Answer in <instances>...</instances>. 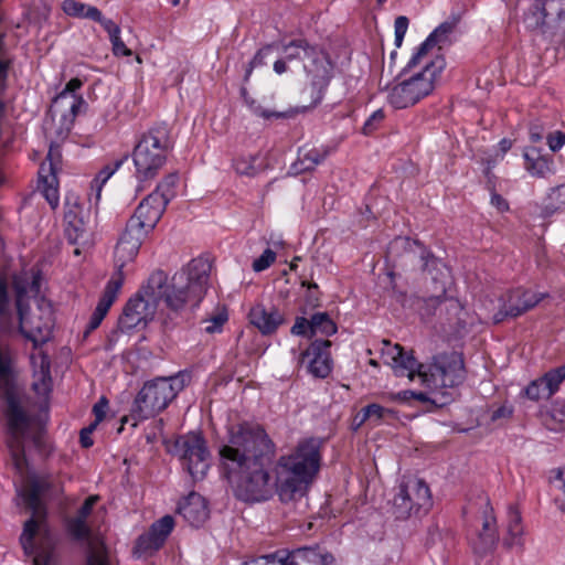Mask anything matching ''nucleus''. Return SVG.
<instances>
[{
	"label": "nucleus",
	"instance_id": "nucleus-1",
	"mask_svg": "<svg viewBox=\"0 0 565 565\" xmlns=\"http://www.w3.org/2000/svg\"><path fill=\"white\" fill-rule=\"evenodd\" d=\"M321 447L319 438L299 441L290 454L278 458L273 479L269 467L276 446L260 425L245 422L230 429L228 444L220 456L227 475H238L237 499L259 502L277 493L282 503H289L306 497L320 470Z\"/></svg>",
	"mask_w": 565,
	"mask_h": 565
},
{
	"label": "nucleus",
	"instance_id": "nucleus-2",
	"mask_svg": "<svg viewBox=\"0 0 565 565\" xmlns=\"http://www.w3.org/2000/svg\"><path fill=\"white\" fill-rule=\"evenodd\" d=\"M211 268L207 258H194L173 275L170 285H167V275L157 270L150 275L143 292L152 299H161L172 313L178 315L188 305L196 307L202 301L209 288Z\"/></svg>",
	"mask_w": 565,
	"mask_h": 565
},
{
	"label": "nucleus",
	"instance_id": "nucleus-3",
	"mask_svg": "<svg viewBox=\"0 0 565 565\" xmlns=\"http://www.w3.org/2000/svg\"><path fill=\"white\" fill-rule=\"evenodd\" d=\"M172 149L173 142L167 125H156L143 132L132 151L136 178L140 182L154 179Z\"/></svg>",
	"mask_w": 565,
	"mask_h": 565
},
{
	"label": "nucleus",
	"instance_id": "nucleus-4",
	"mask_svg": "<svg viewBox=\"0 0 565 565\" xmlns=\"http://www.w3.org/2000/svg\"><path fill=\"white\" fill-rule=\"evenodd\" d=\"M190 382L186 372L171 376H158L147 381L138 392L134 403V415L147 419L164 411Z\"/></svg>",
	"mask_w": 565,
	"mask_h": 565
},
{
	"label": "nucleus",
	"instance_id": "nucleus-5",
	"mask_svg": "<svg viewBox=\"0 0 565 565\" xmlns=\"http://www.w3.org/2000/svg\"><path fill=\"white\" fill-rule=\"evenodd\" d=\"M446 66L445 58L437 56L427 63L420 72L395 85L388 94V103L395 109L415 105L434 89V83Z\"/></svg>",
	"mask_w": 565,
	"mask_h": 565
},
{
	"label": "nucleus",
	"instance_id": "nucleus-6",
	"mask_svg": "<svg viewBox=\"0 0 565 565\" xmlns=\"http://www.w3.org/2000/svg\"><path fill=\"white\" fill-rule=\"evenodd\" d=\"M51 487L46 478L33 477L28 480L24 488L19 490L26 507L32 511V516L25 521L20 536V543L25 555L31 556L35 553L34 537L38 533L49 534L45 522L46 511L42 504L41 497Z\"/></svg>",
	"mask_w": 565,
	"mask_h": 565
},
{
	"label": "nucleus",
	"instance_id": "nucleus-7",
	"mask_svg": "<svg viewBox=\"0 0 565 565\" xmlns=\"http://www.w3.org/2000/svg\"><path fill=\"white\" fill-rule=\"evenodd\" d=\"M51 487L46 478L33 477L28 480L24 488L19 490L26 507L32 511V516L25 521L20 536V543L25 555L31 556L35 553L34 537L38 533L49 534L45 522L46 511L42 504L41 497Z\"/></svg>",
	"mask_w": 565,
	"mask_h": 565
},
{
	"label": "nucleus",
	"instance_id": "nucleus-8",
	"mask_svg": "<svg viewBox=\"0 0 565 565\" xmlns=\"http://www.w3.org/2000/svg\"><path fill=\"white\" fill-rule=\"evenodd\" d=\"M169 451L179 458L194 480L205 477L210 468V451L201 434L191 431L179 436Z\"/></svg>",
	"mask_w": 565,
	"mask_h": 565
},
{
	"label": "nucleus",
	"instance_id": "nucleus-9",
	"mask_svg": "<svg viewBox=\"0 0 565 565\" xmlns=\"http://www.w3.org/2000/svg\"><path fill=\"white\" fill-rule=\"evenodd\" d=\"M433 507L431 492L425 480L409 478L401 483L393 508L397 519L426 514Z\"/></svg>",
	"mask_w": 565,
	"mask_h": 565
},
{
	"label": "nucleus",
	"instance_id": "nucleus-10",
	"mask_svg": "<svg viewBox=\"0 0 565 565\" xmlns=\"http://www.w3.org/2000/svg\"><path fill=\"white\" fill-rule=\"evenodd\" d=\"M303 68L307 75L311 78L313 100L310 107H313L323 98L324 90L332 78L333 65L329 55L323 50L315 45L307 55Z\"/></svg>",
	"mask_w": 565,
	"mask_h": 565
},
{
	"label": "nucleus",
	"instance_id": "nucleus-11",
	"mask_svg": "<svg viewBox=\"0 0 565 565\" xmlns=\"http://www.w3.org/2000/svg\"><path fill=\"white\" fill-rule=\"evenodd\" d=\"M428 371L433 381L443 387H456L466 379L463 359L457 352L435 355Z\"/></svg>",
	"mask_w": 565,
	"mask_h": 565
},
{
	"label": "nucleus",
	"instance_id": "nucleus-12",
	"mask_svg": "<svg viewBox=\"0 0 565 565\" xmlns=\"http://www.w3.org/2000/svg\"><path fill=\"white\" fill-rule=\"evenodd\" d=\"M382 355L396 376H406L412 381L417 375L424 383L428 382V373L424 371V365L415 359L413 351L407 352L401 344H392L384 340Z\"/></svg>",
	"mask_w": 565,
	"mask_h": 565
},
{
	"label": "nucleus",
	"instance_id": "nucleus-13",
	"mask_svg": "<svg viewBox=\"0 0 565 565\" xmlns=\"http://www.w3.org/2000/svg\"><path fill=\"white\" fill-rule=\"evenodd\" d=\"M157 308V300L143 292V288L126 303L121 316L118 319V331L129 332L134 328L143 324L153 318Z\"/></svg>",
	"mask_w": 565,
	"mask_h": 565
},
{
	"label": "nucleus",
	"instance_id": "nucleus-14",
	"mask_svg": "<svg viewBox=\"0 0 565 565\" xmlns=\"http://www.w3.org/2000/svg\"><path fill=\"white\" fill-rule=\"evenodd\" d=\"M149 232L135 225L134 222L126 223V227L118 238L115 247V267L113 274H122L126 264L134 262Z\"/></svg>",
	"mask_w": 565,
	"mask_h": 565
},
{
	"label": "nucleus",
	"instance_id": "nucleus-15",
	"mask_svg": "<svg viewBox=\"0 0 565 565\" xmlns=\"http://www.w3.org/2000/svg\"><path fill=\"white\" fill-rule=\"evenodd\" d=\"M65 530L68 536L75 542H83L87 545V565H111L108 561L104 546L95 545L92 537V529L87 521L76 516L65 519Z\"/></svg>",
	"mask_w": 565,
	"mask_h": 565
},
{
	"label": "nucleus",
	"instance_id": "nucleus-16",
	"mask_svg": "<svg viewBox=\"0 0 565 565\" xmlns=\"http://www.w3.org/2000/svg\"><path fill=\"white\" fill-rule=\"evenodd\" d=\"M394 298L401 302L403 307H408L419 313L422 319H429L436 315L438 308L446 305L447 308L457 309L459 303L452 298H447L445 288L440 295L427 298L419 296H407L402 291H394Z\"/></svg>",
	"mask_w": 565,
	"mask_h": 565
},
{
	"label": "nucleus",
	"instance_id": "nucleus-17",
	"mask_svg": "<svg viewBox=\"0 0 565 565\" xmlns=\"http://www.w3.org/2000/svg\"><path fill=\"white\" fill-rule=\"evenodd\" d=\"M77 114L78 111L64 107H61L57 113H53V105L51 104L44 121V129L52 139L50 148H53V160H60V153L54 143L63 141L67 137Z\"/></svg>",
	"mask_w": 565,
	"mask_h": 565
},
{
	"label": "nucleus",
	"instance_id": "nucleus-18",
	"mask_svg": "<svg viewBox=\"0 0 565 565\" xmlns=\"http://www.w3.org/2000/svg\"><path fill=\"white\" fill-rule=\"evenodd\" d=\"M174 527L171 515H164L150 526L149 531L140 535L135 545V553L139 555L151 554L161 548Z\"/></svg>",
	"mask_w": 565,
	"mask_h": 565
},
{
	"label": "nucleus",
	"instance_id": "nucleus-19",
	"mask_svg": "<svg viewBox=\"0 0 565 565\" xmlns=\"http://www.w3.org/2000/svg\"><path fill=\"white\" fill-rule=\"evenodd\" d=\"M23 297L24 291L19 290L15 301L19 316V330L21 334L32 341L36 348L49 340L51 327L47 322H34L28 317L29 307L23 303Z\"/></svg>",
	"mask_w": 565,
	"mask_h": 565
},
{
	"label": "nucleus",
	"instance_id": "nucleus-20",
	"mask_svg": "<svg viewBox=\"0 0 565 565\" xmlns=\"http://www.w3.org/2000/svg\"><path fill=\"white\" fill-rule=\"evenodd\" d=\"M499 542V532L497 525V519L493 515V509L489 502L486 504L483 511L482 527L478 532V536L473 540L471 546L477 557H484L494 552Z\"/></svg>",
	"mask_w": 565,
	"mask_h": 565
},
{
	"label": "nucleus",
	"instance_id": "nucleus-21",
	"mask_svg": "<svg viewBox=\"0 0 565 565\" xmlns=\"http://www.w3.org/2000/svg\"><path fill=\"white\" fill-rule=\"evenodd\" d=\"M166 207V201L158 194H149L139 203L128 222H134L135 225L150 233L160 221Z\"/></svg>",
	"mask_w": 565,
	"mask_h": 565
},
{
	"label": "nucleus",
	"instance_id": "nucleus-22",
	"mask_svg": "<svg viewBox=\"0 0 565 565\" xmlns=\"http://www.w3.org/2000/svg\"><path fill=\"white\" fill-rule=\"evenodd\" d=\"M124 279H125V277L120 273L111 275L110 279L108 280V282L105 286V289L99 298V301H98L93 315L90 316L89 322L84 332L85 338L92 331H94L95 329H97L100 326L103 319L106 317L108 310L115 302V300L122 287Z\"/></svg>",
	"mask_w": 565,
	"mask_h": 565
},
{
	"label": "nucleus",
	"instance_id": "nucleus-23",
	"mask_svg": "<svg viewBox=\"0 0 565 565\" xmlns=\"http://www.w3.org/2000/svg\"><path fill=\"white\" fill-rule=\"evenodd\" d=\"M329 340H315L306 351L301 353V361L308 359L309 372L318 379H326L332 370V360Z\"/></svg>",
	"mask_w": 565,
	"mask_h": 565
},
{
	"label": "nucleus",
	"instance_id": "nucleus-24",
	"mask_svg": "<svg viewBox=\"0 0 565 565\" xmlns=\"http://www.w3.org/2000/svg\"><path fill=\"white\" fill-rule=\"evenodd\" d=\"M47 163L43 162L39 170L40 186H42V193L54 210L58 206V181L56 177L58 160H53V148L51 147L47 153Z\"/></svg>",
	"mask_w": 565,
	"mask_h": 565
},
{
	"label": "nucleus",
	"instance_id": "nucleus-25",
	"mask_svg": "<svg viewBox=\"0 0 565 565\" xmlns=\"http://www.w3.org/2000/svg\"><path fill=\"white\" fill-rule=\"evenodd\" d=\"M391 248H403L407 257L418 259L420 269L429 274H431L433 269H436L439 264V260L434 254L417 239L399 237L394 241Z\"/></svg>",
	"mask_w": 565,
	"mask_h": 565
},
{
	"label": "nucleus",
	"instance_id": "nucleus-26",
	"mask_svg": "<svg viewBox=\"0 0 565 565\" xmlns=\"http://www.w3.org/2000/svg\"><path fill=\"white\" fill-rule=\"evenodd\" d=\"M178 512L195 527L202 525L210 513L206 500L196 492H191L179 503Z\"/></svg>",
	"mask_w": 565,
	"mask_h": 565
},
{
	"label": "nucleus",
	"instance_id": "nucleus-27",
	"mask_svg": "<svg viewBox=\"0 0 565 565\" xmlns=\"http://www.w3.org/2000/svg\"><path fill=\"white\" fill-rule=\"evenodd\" d=\"M248 318L249 322L264 335L275 333L285 321L278 309L274 307L266 309L263 305L254 306L248 313Z\"/></svg>",
	"mask_w": 565,
	"mask_h": 565
},
{
	"label": "nucleus",
	"instance_id": "nucleus-28",
	"mask_svg": "<svg viewBox=\"0 0 565 565\" xmlns=\"http://www.w3.org/2000/svg\"><path fill=\"white\" fill-rule=\"evenodd\" d=\"M290 565H331L333 556L319 545L301 546L286 552Z\"/></svg>",
	"mask_w": 565,
	"mask_h": 565
},
{
	"label": "nucleus",
	"instance_id": "nucleus-29",
	"mask_svg": "<svg viewBox=\"0 0 565 565\" xmlns=\"http://www.w3.org/2000/svg\"><path fill=\"white\" fill-rule=\"evenodd\" d=\"M82 207L74 204L64 215L66 227L65 234L68 242L73 245H84L88 238V227L84 218L79 215Z\"/></svg>",
	"mask_w": 565,
	"mask_h": 565
},
{
	"label": "nucleus",
	"instance_id": "nucleus-30",
	"mask_svg": "<svg viewBox=\"0 0 565 565\" xmlns=\"http://www.w3.org/2000/svg\"><path fill=\"white\" fill-rule=\"evenodd\" d=\"M544 294H536L531 290L516 289L509 292L501 300L508 308L520 311V316L533 309L544 298Z\"/></svg>",
	"mask_w": 565,
	"mask_h": 565
},
{
	"label": "nucleus",
	"instance_id": "nucleus-31",
	"mask_svg": "<svg viewBox=\"0 0 565 565\" xmlns=\"http://www.w3.org/2000/svg\"><path fill=\"white\" fill-rule=\"evenodd\" d=\"M82 85L83 82L79 78H72L52 100L53 113H57L61 107L78 111L79 107L85 104L84 99L75 94Z\"/></svg>",
	"mask_w": 565,
	"mask_h": 565
},
{
	"label": "nucleus",
	"instance_id": "nucleus-32",
	"mask_svg": "<svg viewBox=\"0 0 565 565\" xmlns=\"http://www.w3.org/2000/svg\"><path fill=\"white\" fill-rule=\"evenodd\" d=\"M502 544L508 550L522 548L524 544L522 518L514 507H509L508 510L507 535L503 537Z\"/></svg>",
	"mask_w": 565,
	"mask_h": 565
},
{
	"label": "nucleus",
	"instance_id": "nucleus-33",
	"mask_svg": "<svg viewBox=\"0 0 565 565\" xmlns=\"http://www.w3.org/2000/svg\"><path fill=\"white\" fill-rule=\"evenodd\" d=\"M329 156L327 148H300L298 151V158L292 163L291 169L295 173H303L313 170L318 164L323 162Z\"/></svg>",
	"mask_w": 565,
	"mask_h": 565
},
{
	"label": "nucleus",
	"instance_id": "nucleus-34",
	"mask_svg": "<svg viewBox=\"0 0 565 565\" xmlns=\"http://www.w3.org/2000/svg\"><path fill=\"white\" fill-rule=\"evenodd\" d=\"M31 359L33 364H36V360H39V369L34 370L32 386L36 393L41 394L49 390L51 383L50 358L43 352H40L39 356L32 355Z\"/></svg>",
	"mask_w": 565,
	"mask_h": 565
},
{
	"label": "nucleus",
	"instance_id": "nucleus-35",
	"mask_svg": "<svg viewBox=\"0 0 565 565\" xmlns=\"http://www.w3.org/2000/svg\"><path fill=\"white\" fill-rule=\"evenodd\" d=\"M233 168L236 173L253 178L263 171L264 166L259 154H243L234 159Z\"/></svg>",
	"mask_w": 565,
	"mask_h": 565
},
{
	"label": "nucleus",
	"instance_id": "nucleus-36",
	"mask_svg": "<svg viewBox=\"0 0 565 565\" xmlns=\"http://www.w3.org/2000/svg\"><path fill=\"white\" fill-rule=\"evenodd\" d=\"M311 337L320 333L326 337L337 333L338 328L335 322L330 318L327 312L313 313L310 318Z\"/></svg>",
	"mask_w": 565,
	"mask_h": 565
},
{
	"label": "nucleus",
	"instance_id": "nucleus-37",
	"mask_svg": "<svg viewBox=\"0 0 565 565\" xmlns=\"http://www.w3.org/2000/svg\"><path fill=\"white\" fill-rule=\"evenodd\" d=\"M315 45H310L307 40L296 39L282 45V54L288 62L296 60L306 61L309 51Z\"/></svg>",
	"mask_w": 565,
	"mask_h": 565
},
{
	"label": "nucleus",
	"instance_id": "nucleus-38",
	"mask_svg": "<svg viewBox=\"0 0 565 565\" xmlns=\"http://www.w3.org/2000/svg\"><path fill=\"white\" fill-rule=\"evenodd\" d=\"M525 169L532 174L543 177L550 171V164L546 158L540 154L536 149L526 150L523 154Z\"/></svg>",
	"mask_w": 565,
	"mask_h": 565
},
{
	"label": "nucleus",
	"instance_id": "nucleus-39",
	"mask_svg": "<svg viewBox=\"0 0 565 565\" xmlns=\"http://www.w3.org/2000/svg\"><path fill=\"white\" fill-rule=\"evenodd\" d=\"M252 113L258 117H262L264 119H271V118H276V119H284V118H291L294 117L296 114L298 113H303L308 109L307 106H303L301 108H288L286 110H281V111H270V110H267L265 108H263L256 100L254 102L253 105H250L248 107Z\"/></svg>",
	"mask_w": 565,
	"mask_h": 565
},
{
	"label": "nucleus",
	"instance_id": "nucleus-40",
	"mask_svg": "<svg viewBox=\"0 0 565 565\" xmlns=\"http://www.w3.org/2000/svg\"><path fill=\"white\" fill-rule=\"evenodd\" d=\"M366 416H369V422H371L374 426L380 425L385 420H394L397 418V413L393 408L383 407L380 404H369L365 406Z\"/></svg>",
	"mask_w": 565,
	"mask_h": 565
},
{
	"label": "nucleus",
	"instance_id": "nucleus-41",
	"mask_svg": "<svg viewBox=\"0 0 565 565\" xmlns=\"http://www.w3.org/2000/svg\"><path fill=\"white\" fill-rule=\"evenodd\" d=\"M524 23L526 28L532 30L540 29L543 33L545 32L544 28H550V22L546 20L543 10H536V0H533V3L524 13Z\"/></svg>",
	"mask_w": 565,
	"mask_h": 565
},
{
	"label": "nucleus",
	"instance_id": "nucleus-42",
	"mask_svg": "<svg viewBox=\"0 0 565 565\" xmlns=\"http://www.w3.org/2000/svg\"><path fill=\"white\" fill-rule=\"evenodd\" d=\"M460 21L459 14H452L448 20L440 23L429 35L437 44L445 43L448 36L455 31Z\"/></svg>",
	"mask_w": 565,
	"mask_h": 565
},
{
	"label": "nucleus",
	"instance_id": "nucleus-43",
	"mask_svg": "<svg viewBox=\"0 0 565 565\" xmlns=\"http://www.w3.org/2000/svg\"><path fill=\"white\" fill-rule=\"evenodd\" d=\"M536 10H543L550 26L557 21H562L561 0H536Z\"/></svg>",
	"mask_w": 565,
	"mask_h": 565
},
{
	"label": "nucleus",
	"instance_id": "nucleus-44",
	"mask_svg": "<svg viewBox=\"0 0 565 565\" xmlns=\"http://www.w3.org/2000/svg\"><path fill=\"white\" fill-rule=\"evenodd\" d=\"M542 377L547 387L546 393L554 395L558 391L559 385L565 380V364L550 370Z\"/></svg>",
	"mask_w": 565,
	"mask_h": 565
},
{
	"label": "nucleus",
	"instance_id": "nucleus-45",
	"mask_svg": "<svg viewBox=\"0 0 565 565\" xmlns=\"http://www.w3.org/2000/svg\"><path fill=\"white\" fill-rule=\"evenodd\" d=\"M437 43L434 39L428 35L427 39L417 47V51L413 54L406 66L403 68L402 74L409 72L417 67L423 58L427 55L428 51L434 47Z\"/></svg>",
	"mask_w": 565,
	"mask_h": 565
},
{
	"label": "nucleus",
	"instance_id": "nucleus-46",
	"mask_svg": "<svg viewBox=\"0 0 565 565\" xmlns=\"http://www.w3.org/2000/svg\"><path fill=\"white\" fill-rule=\"evenodd\" d=\"M178 182V174H168L158 185L151 194H158L161 200L166 201V206L170 200L174 196V186Z\"/></svg>",
	"mask_w": 565,
	"mask_h": 565
},
{
	"label": "nucleus",
	"instance_id": "nucleus-47",
	"mask_svg": "<svg viewBox=\"0 0 565 565\" xmlns=\"http://www.w3.org/2000/svg\"><path fill=\"white\" fill-rule=\"evenodd\" d=\"M244 565H290V563L286 552L278 551L273 554L248 559L244 563Z\"/></svg>",
	"mask_w": 565,
	"mask_h": 565
},
{
	"label": "nucleus",
	"instance_id": "nucleus-48",
	"mask_svg": "<svg viewBox=\"0 0 565 565\" xmlns=\"http://www.w3.org/2000/svg\"><path fill=\"white\" fill-rule=\"evenodd\" d=\"M9 320H11V312L8 285L7 280L0 277V324L6 328V324Z\"/></svg>",
	"mask_w": 565,
	"mask_h": 565
},
{
	"label": "nucleus",
	"instance_id": "nucleus-49",
	"mask_svg": "<svg viewBox=\"0 0 565 565\" xmlns=\"http://www.w3.org/2000/svg\"><path fill=\"white\" fill-rule=\"evenodd\" d=\"M88 19L98 22L104 30L108 33L109 38L115 34H120V28L110 19H106L98 8H92L88 11Z\"/></svg>",
	"mask_w": 565,
	"mask_h": 565
},
{
	"label": "nucleus",
	"instance_id": "nucleus-50",
	"mask_svg": "<svg viewBox=\"0 0 565 565\" xmlns=\"http://www.w3.org/2000/svg\"><path fill=\"white\" fill-rule=\"evenodd\" d=\"M547 387L543 381V377H539L532 381L524 390V393L527 398L532 401H539L542 398H550L551 393H546Z\"/></svg>",
	"mask_w": 565,
	"mask_h": 565
},
{
	"label": "nucleus",
	"instance_id": "nucleus-51",
	"mask_svg": "<svg viewBox=\"0 0 565 565\" xmlns=\"http://www.w3.org/2000/svg\"><path fill=\"white\" fill-rule=\"evenodd\" d=\"M227 319H228L227 313H226L225 309L223 308L222 310H220L212 317L202 320V323L204 324L203 330L210 334L215 333V332H221L222 328H223L224 323L227 321Z\"/></svg>",
	"mask_w": 565,
	"mask_h": 565
},
{
	"label": "nucleus",
	"instance_id": "nucleus-52",
	"mask_svg": "<svg viewBox=\"0 0 565 565\" xmlns=\"http://www.w3.org/2000/svg\"><path fill=\"white\" fill-rule=\"evenodd\" d=\"M94 8L93 6H87L77 0H64L62 4L63 11L71 17L75 18H86L88 19L89 9Z\"/></svg>",
	"mask_w": 565,
	"mask_h": 565
},
{
	"label": "nucleus",
	"instance_id": "nucleus-53",
	"mask_svg": "<svg viewBox=\"0 0 565 565\" xmlns=\"http://www.w3.org/2000/svg\"><path fill=\"white\" fill-rule=\"evenodd\" d=\"M274 47H275V44H267L256 52V54L254 55V57L252 58V61L248 63V65L246 67L245 75H244V82H248V79L253 73V70L255 67L262 66L266 63L265 58L270 54V52L273 51Z\"/></svg>",
	"mask_w": 565,
	"mask_h": 565
},
{
	"label": "nucleus",
	"instance_id": "nucleus-54",
	"mask_svg": "<svg viewBox=\"0 0 565 565\" xmlns=\"http://www.w3.org/2000/svg\"><path fill=\"white\" fill-rule=\"evenodd\" d=\"M385 118L383 109L375 110L364 122L362 134L365 136L372 135L376 131Z\"/></svg>",
	"mask_w": 565,
	"mask_h": 565
},
{
	"label": "nucleus",
	"instance_id": "nucleus-55",
	"mask_svg": "<svg viewBox=\"0 0 565 565\" xmlns=\"http://www.w3.org/2000/svg\"><path fill=\"white\" fill-rule=\"evenodd\" d=\"M276 259V253L266 248L263 254L253 262V269L257 273L267 269Z\"/></svg>",
	"mask_w": 565,
	"mask_h": 565
},
{
	"label": "nucleus",
	"instance_id": "nucleus-56",
	"mask_svg": "<svg viewBox=\"0 0 565 565\" xmlns=\"http://www.w3.org/2000/svg\"><path fill=\"white\" fill-rule=\"evenodd\" d=\"M408 19L405 15H399L395 19L394 29H395V45L396 47H401L403 44L404 36L408 29Z\"/></svg>",
	"mask_w": 565,
	"mask_h": 565
},
{
	"label": "nucleus",
	"instance_id": "nucleus-57",
	"mask_svg": "<svg viewBox=\"0 0 565 565\" xmlns=\"http://www.w3.org/2000/svg\"><path fill=\"white\" fill-rule=\"evenodd\" d=\"M98 500H99V497L96 494L89 495L88 498H86L74 516H76L81 520L87 521L88 516L92 514L93 509Z\"/></svg>",
	"mask_w": 565,
	"mask_h": 565
},
{
	"label": "nucleus",
	"instance_id": "nucleus-58",
	"mask_svg": "<svg viewBox=\"0 0 565 565\" xmlns=\"http://www.w3.org/2000/svg\"><path fill=\"white\" fill-rule=\"evenodd\" d=\"M555 482L556 488L561 491V494L557 497L556 502L562 512L565 513V467L557 471Z\"/></svg>",
	"mask_w": 565,
	"mask_h": 565
},
{
	"label": "nucleus",
	"instance_id": "nucleus-59",
	"mask_svg": "<svg viewBox=\"0 0 565 565\" xmlns=\"http://www.w3.org/2000/svg\"><path fill=\"white\" fill-rule=\"evenodd\" d=\"M291 333L295 335H303L311 338L310 319L298 317L291 328Z\"/></svg>",
	"mask_w": 565,
	"mask_h": 565
},
{
	"label": "nucleus",
	"instance_id": "nucleus-60",
	"mask_svg": "<svg viewBox=\"0 0 565 565\" xmlns=\"http://www.w3.org/2000/svg\"><path fill=\"white\" fill-rule=\"evenodd\" d=\"M111 45H113V52L116 56H130L131 51L126 46V44L120 39V34H115L109 38Z\"/></svg>",
	"mask_w": 565,
	"mask_h": 565
},
{
	"label": "nucleus",
	"instance_id": "nucleus-61",
	"mask_svg": "<svg viewBox=\"0 0 565 565\" xmlns=\"http://www.w3.org/2000/svg\"><path fill=\"white\" fill-rule=\"evenodd\" d=\"M518 317H520V311H518L515 309L508 310L505 305L502 302V305H501L500 309L498 310V312H495L493 315V322L495 324H498V323H501L507 318H518Z\"/></svg>",
	"mask_w": 565,
	"mask_h": 565
},
{
	"label": "nucleus",
	"instance_id": "nucleus-62",
	"mask_svg": "<svg viewBox=\"0 0 565 565\" xmlns=\"http://www.w3.org/2000/svg\"><path fill=\"white\" fill-rule=\"evenodd\" d=\"M108 407V401L106 397H100V399L93 406V414L97 422H102L106 416V411Z\"/></svg>",
	"mask_w": 565,
	"mask_h": 565
},
{
	"label": "nucleus",
	"instance_id": "nucleus-63",
	"mask_svg": "<svg viewBox=\"0 0 565 565\" xmlns=\"http://www.w3.org/2000/svg\"><path fill=\"white\" fill-rule=\"evenodd\" d=\"M565 143V135L562 132H556V135H548L547 145L552 151L559 150Z\"/></svg>",
	"mask_w": 565,
	"mask_h": 565
},
{
	"label": "nucleus",
	"instance_id": "nucleus-64",
	"mask_svg": "<svg viewBox=\"0 0 565 565\" xmlns=\"http://www.w3.org/2000/svg\"><path fill=\"white\" fill-rule=\"evenodd\" d=\"M552 418L559 423L558 429H565V404H557L553 407Z\"/></svg>",
	"mask_w": 565,
	"mask_h": 565
}]
</instances>
